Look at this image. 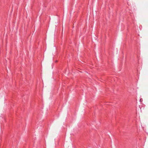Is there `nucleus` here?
<instances>
[{
	"mask_svg": "<svg viewBox=\"0 0 148 148\" xmlns=\"http://www.w3.org/2000/svg\"><path fill=\"white\" fill-rule=\"evenodd\" d=\"M143 101V99H140V102H141V101Z\"/></svg>",
	"mask_w": 148,
	"mask_h": 148,
	"instance_id": "1",
	"label": "nucleus"
}]
</instances>
